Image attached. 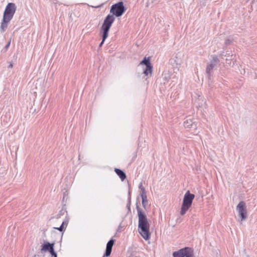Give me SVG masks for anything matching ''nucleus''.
I'll return each mask as SVG.
<instances>
[{
  "label": "nucleus",
  "instance_id": "19",
  "mask_svg": "<svg viewBox=\"0 0 257 257\" xmlns=\"http://www.w3.org/2000/svg\"><path fill=\"white\" fill-rule=\"evenodd\" d=\"M142 199V205L144 208H146V206L147 203H148V199L147 196H144V197H141Z\"/></svg>",
  "mask_w": 257,
  "mask_h": 257
},
{
  "label": "nucleus",
  "instance_id": "22",
  "mask_svg": "<svg viewBox=\"0 0 257 257\" xmlns=\"http://www.w3.org/2000/svg\"><path fill=\"white\" fill-rule=\"evenodd\" d=\"M65 213H67V211L64 209H62L60 211L59 213L57 215V218H60L61 215H64Z\"/></svg>",
  "mask_w": 257,
  "mask_h": 257
},
{
  "label": "nucleus",
  "instance_id": "10",
  "mask_svg": "<svg viewBox=\"0 0 257 257\" xmlns=\"http://www.w3.org/2000/svg\"><path fill=\"white\" fill-rule=\"evenodd\" d=\"M54 247V243H49L48 242H46L42 245L41 251H47L52 250Z\"/></svg>",
  "mask_w": 257,
  "mask_h": 257
},
{
  "label": "nucleus",
  "instance_id": "6",
  "mask_svg": "<svg viewBox=\"0 0 257 257\" xmlns=\"http://www.w3.org/2000/svg\"><path fill=\"white\" fill-rule=\"evenodd\" d=\"M236 209L241 218V220L243 221L245 220L247 216V209L245 202L243 201H240L236 206Z\"/></svg>",
  "mask_w": 257,
  "mask_h": 257
},
{
  "label": "nucleus",
  "instance_id": "11",
  "mask_svg": "<svg viewBox=\"0 0 257 257\" xmlns=\"http://www.w3.org/2000/svg\"><path fill=\"white\" fill-rule=\"evenodd\" d=\"M10 21L11 20L8 19L4 17L3 18L2 22L0 27V30L1 32H4L5 31L8 27V24L10 22Z\"/></svg>",
  "mask_w": 257,
  "mask_h": 257
},
{
  "label": "nucleus",
  "instance_id": "14",
  "mask_svg": "<svg viewBox=\"0 0 257 257\" xmlns=\"http://www.w3.org/2000/svg\"><path fill=\"white\" fill-rule=\"evenodd\" d=\"M216 66V64L213 63L210 61V64L207 66L206 72L208 74V76L210 75L211 71Z\"/></svg>",
  "mask_w": 257,
  "mask_h": 257
},
{
  "label": "nucleus",
  "instance_id": "15",
  "mask_svg": "<svg viewBox=\"0 0 257 257\" xmlns=\"http://www.w3.org/2000/svg\"><path fill=\"white\" fill-rule=\"evenodd\" d=\"M140 65H145L146 66H147V65L151 64L150 62V60L149 58L148 59L146 58V57H145L144 59L140 62Z\"/></svg>",
  "mask_w": 257,
  "mask_h": 257
},
{
  "label": "nucleus",
  "instance_id": "27",
  "mask_svg": "<svg viewBox=\"0 0 257 257\" xmlns=\"http://www.w3.org/2000/svg\"><path fill=\"white\" fill-rule=\"evenodd\" d=\"M142 187H144L143 186V184H142V183H140V184H139V188H140L141 190H142Z\"/></svg>",
  "mask_w": 257,
  "mask_h": 257
},
{
  "label": "nucleus",
  "instance_id": "24",
  "mask_svg": "<svg viewBox=\"0 0 257 257\" xmlns=\"http://www.w3.org/2000/svg\"><path fill=\"white\" fill-rule=\"evenodd\" d=\"M140 195L141 197H144V196H147L145 188L144 187H142Z\"/></svg>",
  "mask_w": 257,
  "mask_h": 257
},
{
  "label": "nucleus",
  "instance_id": "21",
  "mask_svg": "<svg viewBox=\"0 0 257 257\" xmlns=\"http://www.w3.org/2000/svg\"><path fill=\"white\" fill-rule=\"evenodd\" d=\"M171 63L174 65L175 64L176 65V66L180 65H181V61L179 60H172L171 61Z\"/></svg>",
  "mask_w": 257,
  "mask_h": 257
},
{
  "label": "nucleus",
  "instance_id": "8",
  "mask_svg": "<svg viewBox=\"0 0 257 257\" xmlns=\"http://www.w3.org/2000/svg\"><path fill=\"white\" fill-rule=\"evenodd\" d=\"M187 250H190V247H185L180 249L179 250L173 252V257H184Z\"/></svg>",
  "mask_w": 257,
  "mask_h": 257
},
{
  "label": "nucleus",
  "instance_id": "1",
  "mask_svg": "<svg viewBox=\"0 0 257 257\" xmlns=\"http://www.w3.org/2000/svg\"><path fill=\"white\" fill-rule=\"evenodd\" d=\"M137 210L139 218L138 231L142 236L146 240H149L151 237L149 231L150 224L148 218L139 206H137Z\"/></svg>",
  "mask_w": 257,
  "mask_h": 257
},
{
  "label": "nucleus",
  "instance_id": "13",
  "mask_svg": "<svg viewBox=\"0 0 257 257\" xmlns=\"http://www.w3.org/2000/svg\"><path fill=\"white\" fill-rule=\"evenodd\" d=\"M153 72V66L152 64L147 65V66L146 67V69L144 71V74L146 76H148L150 75V76H151Z\"/></svg>",
  "mask_w": 257,
  "mask_h": 257
},
{
  "label": "nucleus",
  "instance_id": "23",
  "mask_svg": "<svg viewBox=\"0 0 257 257\" xmlns=\"http://www.w3.org/2000/svg\"><path fill=\"white\" fill-rule=\"evenodd\" d=\"M49 252L50 253L52 257H57V255L56 252L54 250V247L52 249V250H49Z\"/></svg>",
  "mask_w": 257,
  "mask_h": 257
},
{
  "label": "nucleus",
  "instance_id": "20",
  "mask_svg": "<svg viewBox=\"0 0 257 257\" xmlns=\"http://www.w3.org/2000/svg\"><path fill=\"white\" fill-rule=\"evenodd\" d=\"M65 225H66V226L67 225V223H66L65 222L63 221L59 227H55L54 228L62 232L64 230V226Z\"/></svg>",
  "mask_w": 257,
  "mask_h": 257
},
{
  "label": "nucleus",
  "instance_id": "2",
  "mask_svg": "<svg viewBox=\"0 0 257 257\" xmlns=\"http://www.w3.org/2000/svg\"><path fill=\"white\" fill-rule=\"evenodd\" d=\"M195 195L187 191L184 195L183 203L181 206L180 214L183 215L191 207Z\"/></svg>",
  "mask_w": 257,
  "mask_h": 257
},
{
  "label": "nucleus",
  "instance_id": "4",
  "mask_svg": "<svg viewBox=\"0 0 257 257\" xmlns=\"http://www.w3.org/2000/svg\"><path fill=\"white\" fill-rule=\"evenodd\" d=\"M115 21V17L111 14L108 15L103 21L101 27V33L108 35V33L112 24Z\"/></svg>",
  "mask_w": 257,
  "mask_h": 257
},
{
  "label": "nucleus",
  "instance_id": "16",
  "mask_svg": "<svg viewBox=\"0 0 257 257\" xmlns=\"http://www.w3.org/2000/svg\"><path fill=\"white\" fill-rule=\"evenodd\" d=\"M211 59L210 61L213 63H215L216 65V64H217L219 62V60L217 56H216L215 55H212L211 56Z\"/></svg>",
  "mask_w": 257,
  "mask_h": 257
},
{
  "label": "nucleus",
  "instance_id": "12",
  "mask_svg": "<svg viewBox=\"0 0 257 257\" xmlns=\"http://www.w3.org/2000/svg\"><path fill=\"white\" fill-rule=\"evenodd\" d=\"M114 172L117 175V176H119L122 181H123L126 178L125 173L121 170L118 168H115Z\"/></svg>",
  "mask_w": 257,
  "mask_h": 257
},
{
  "label": "nucleus",
  "instance_id": "18",
  "mask_svg": "<svg viewBox=\"0 0 257 257\" xmlns=\"http://www.w3.org/2000/svg\"><path fill=\"white\" fill-rule=\"evenodd\" d=\"M102 34V41L100 43L99 45V47H101L103 44L104 43V42L106 40V39L108 37V35L106 34L101 33Z\"/></svg>",
  "mask_w": 257,
  "mask_h": 257
},
{
  "label": "nucleus",
  "instance_id": "7",
  "mask_svg": "<svg viewBox=\"0 0 257 257\" xmlns=\"http://www.w3.org/2000/svg\"><path fill=\"white\" fill-rule=\"evenodd\" d=\"M114 241L115 240L113 239H111L108 241V242L106 244L105 252L103 257L109 256L110 255L112 251V248L114 244Z\"/></svg>",
  "mask_w": 257,
  "mask_h": 257
},
{
  "label": "nucleus",
  "instance_id": "17",
  "mask_svg": "<svg viewBox=\"0 0 257 257\" xmlns=\"http://www.w3.org/2000/svg\"><path fill=\"white\" fill-rule=\"evenodd\" d=\"M184 257H194L193 250L190 247V250H187L186 252V255Z\"/></svg>",
  "mask_w": 257,
  "mask_h": 257
},
{
  "label": "nucleus",
  "instance_id": "29",
  "mask_svg": "<svg viewBox=\"0 0 257 257\" xmlns=\"http://www.w3.org/2000/svg\"><path fill=\"white\" fill-rule=\"evenodd\" d=\"M13 67V64L12 63L10 64V65L8 66V68H12Z\"/></svg>",
  "mask_w": 257,
  "mask_h": 257
},
{
  "label": "nucleus",
  "instance_id": "25",
  "mask_svg": "<svg viewBox=\"0 0 257 257\" xmlns=\"http://www.w3.org/2000/svg\"><path fill=\"white\" fill-rule=\"evenodd\" d=\"M232 42V40L229 39V38H227L225 40V44L227 45H229Z\"/></svg>",
  "mask_w": 257,
  "mask_h": 257
},
{
  "label": "nucleus",
  "instance_id": "28",
  "mask_svg": "<svg viewBox=\"0 0 257 257\" xmlns=\"http://www.w3.org/2000/svg\"><path fill=\"white\" fill-rule=\"evenodd\" d=\"M130 203H131V201H130V200H129V202L127 204V207H128V209H130Z\"/></svg>",
  "mask_w": 257,
  "mask_h": 257
},
{
  "label": "nucleus",
  "instance_id": "26",
  "mask_svg": "<svg viewBox=\"0 0 257 257\" xmlns=\"http://www.w3.org/2000/svg\"><path fill=\"white\" fill-rule=\"evenodd\" d=\"M11 44V40H10L7 44L5 46V49H6V51L8 49V48L10 47Z\"/></svg>",
  "mask_w": 257,
  "mask_h": 257
},
{
  "label": "nucleus",
  "instance_id": "5",
  "mask_svg": "<svg viewBox=\"0 0 257 257\" xmlns=\"http://www.w3.org/2000/svg\"><path fill=\"white\" fill-rule=\"evenodd\" d=\"M16 6L14 3H9L4 13L3 17L12 20L16 11Z\"/></svg>",
  "mask_w": 257,
  "mask_h": 257
},
{
  "label": "nucleus",
  "instance_id": "3",
  "mask_svg": "<svg viewBox=\"0 0 257 257\" xmlns=\"http://www.w3.org/2000/svg\"><path fill=\"white\" fill-rule=\"evenodd\" d=\"M125 8L122 1L119 2L115 4L110 8V13L112 14L111 15L116 17H120L124 13Z\"/></svg>",
  "mask_w": 257,
  "mask_h": 257
},
{
  "label": "nucleus",
  "instance_id": "9",
  "mask_svg": "<svg viewBox=\"0 0 257 257\" xmlns=\"http://www.w3.org/2000/svg\"><path fill=\"white\" fill-rule=\"evenodd\" d=\"M184 125L187 128H193L194 129H196L197 127L196 124L191 118H187L184 122Z\"/></svg>",
  "mask_w": 257,
  "mask_h": 257
}]
</instances>
